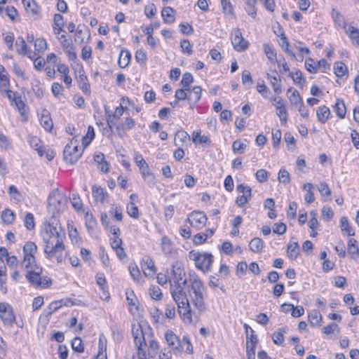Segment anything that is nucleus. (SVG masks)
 <instances>
[{
	"mask_svg": "<svg viewBox=\"0 0 359 359\" xmlns=\"http://www.w3.org/2000/svg\"><path fill=\"white\" fill-rule=\"evenodd\" d=\"M182 51L189 55L192 53V46L188 39H183L180 43Z\"/></svg>",
	"mask_w": 359,
	"mask_h": 359,
	"instance_id": "obj_57",
	"label": "nucleus"
},
{
	"mask_svg": "<svg viewBox=\"0 0 359 359\" xmlns=\"http://www.w3.org/2000/svg\"><path fill=\"white\" fill-rule=\"evenodd\" d=\"M208 218L206 215L201 211H193L186 219L190 225L197 229H201L205 226Z\"/></svg>",
	"mask_w": 359,
	"mask_h": 359,
	"instance_id": "obj_10",
	"label": "nucleus"
},
{
	"mask_svg": "<svg viewBox=\"0 0 359 359\" xmlns=\"http://www.w3.org/2000/svg\"><path fill=\"white\" fill-rule=\"evenodd\" d=\"M62 306V301L53 302L49 304L48 308L47 316L52 315L55 311L59 309Z\"/></svg>",
	"mask_w": 359,
	"mask_h": 359,
	"instance_id": "obj_59",
	"label": "nucleus"
},
{
	"mask_svg": "<svg viewBox=\"0 0 359 359\" xmlns=\"http://www.w3.org/2000/svg\"><path fill=\"white\" fill-rule=\"evenodd\" d=\"M308 318L312 326H319L322 320V316L317 310H312L309 312Z\"/></svg>",
	"mask_w": 359,
	"mask_h": 359,
	"instance_id": "obj_28",
	"label": "nucleus"
},
{
	"mask_svg": "<svg viewBox=\"0 0 359 359\" xmlns=\"http://www.w3.org/2000/svg\"><path fill=\"white\" fill-rule=\"evenodd\" d=\"M141 267L144 276L147 277H153L156 272L154 262L149 256H145L142 258Z\"/></svg>",
	"mask_w": 359,
	"mask_h": 359,
	"instance_id": "obj_14",
	"label": "nucleus"
},
{
	"mask_svg": "<svg viewBox=\"0 0 359 359\" xmlns=\"http://www.w3.org/2000/svg\"><path fill=\"white\" fill-rule=\"evenodd\" d=\"M276 63H277L278 65L280 73L286 72L290 70V68L287 66L285 60L283 57L277 59V62H276Z\"/></svg>",
	"mask_w": 359,
	"mask_h": 359,
	"instance_id": "obj_60",
	"label": "nucleus"
},
{
	"mask_svg": "<svg viewBox=\"0 0 359 359\" xmlns=\"http://www.w3.org/2000/svg\"><path fill=\"white\" fill-rule=\"evenodd\" d=\"M107 127L103 130V135L110 136L112 133V125L114 124V117L111 115H109V118H107Z\"/></svg>",
	"mask_w": 359,
	"mask_h": 359,
	"instance_id": "obj_61",
	"label": "nucleus"
},
{
	"mask_svg": "<svg viewBox=\"0 0 359 359\" xmlns=\"http://www.w3.org/2000/svg\"><path fill=\"white\" fill-rule=\"evenodd\" d=\"M334 212L330 207L323 206L322 208V217L324 219L330 221L332 219Z\"/></svg>",
	"mask_w": 359,
	"mask_h": 359,
	"instance_id": "obj_62",
	"label": "nucleus"
},
{
	"mask_svg": "<svg viewBox=\"0 0 359 359\" xmlns=\"http://www.w3.org/2000/svg\"><path fill=\"white\" fill-rule=\"evenodd\" d=\"M305 67L310 73H316L318 66L312 58H308L305 61Z\"/></svg>",
	"mask_w": 359,
	"mask_h": 359,
	"instance_id": "obj_54",
	"label": "nucleus"
},
{
	"mask_svg": "<svg viewBox=\"0 0 359 359\" xmlns=\"http://www.w3.org/2000/svg\"><path fill=\"white\" fill-rule=\"evenodd\" d=\"M263 241L258 237L252 238L249 244L250 249L255 253L260 252L263 248Z\"/></svg>",
	"mask_w": 359,
	"mask_h": 359,
	"instance_id": "obj_32",
	"label": "nucleus"
},
{
	"mask_svg": "<svg viewBox=\"0 0 359 359\" xmlns=\"http://www.w3.org/2000/svg\"><path fill=\"white\" fill-rule=\"evenodd\" d=\"M246 149V144L243 143L241 140H237L232 144V150L235 154H243Z\"/></svg>",
	"mask_w": 359,
	"mask_h": 359,
	"instance_id": "obj_46",
	"label": "nucleus"
},
{
	"mask_svg": "<svg viewBox=\"0 0 359 359\" xmlns=\"http://www.w3.org/2000/svg\"><path fill=\"white\" fill-rule=\"evenodd\" d=\"M64 236L65 233L60 227L55 236L50 238H48L46 236H44V252L46 254L47 258L56 257L58 263H61L65 259L67 253L65 252V246L63 243Z\"/></svg>",
	"mask_w": 359,
	"mask_h": 359,
	"instance_id": "obj_2",
	"label": "nucleus"
},
{
	"mask_svg": "<svg viewBox=\"0 0 359 359\" xmlns=\"http://www.w3.org/2000/svg\"><path fill=\"white\" fill-rule=\"evenodd\" d=\"M127 213L133 218L137 219L139 217L138 208L135 205V203L132 201L127 207Z\"/></svg>",
	"mask_w": 359,
	"mask_h": 359,
	"instance_id": "obj_50",
	"label": "nucleus"
},
{
	"mask_svg": "<svg viewBox=\"0 0 359 359\" xmlns=\"http://www.w3.org/2000/svg\"><path fill=\"white\" fill-rule=\"evenodd\" d=\"M149 294L152 299L155 300H160L162 297V292L161 289L157 286H154L149 289Z\"/></svg>",
	"mask_w": 359,
	"mask_h": 359,
	"instance_id": "obj_58",
	"label": "nucleus"
},
{
	"mask_svg": "<svg viewBox=\"0 0 359 359\" xmlns=\"http://www.w3.org/2000/svg\"><path fill=\"white\" fill-rule=\"evenodd\" d=\"M289 76L292 79L293 81L297 84H302L305 80L302 77V74L300 71L296 72H290Z\"/></svg>",
	"mask_w": 359,
	"mask_h": 359,
	"instance_id": "obj_56",
	"label": "nucleus"
},
{
	"mask_svg": "<svg viewBox=\"0 0 359 359\" xmlns=\"http://www.w3.org/2000/svg\"><path fill=\"white\" fill-rule=\"evenodd\" d=\"M40 123L46 130L50 131L52 130L53 123L48 111H43L40 118Z\"/></svg>",
	"mask_w": 359,
	"mask_h": 359,
	"instance_id": "obj_24",
	"label": "nucleus"
},
{
	"mask_svg": "<svg viewBox=\"0 0 359 359\" xmlns=\"http://www.w3.org/2000/svg\"><path fill=\"white\" fill-rule=\"evenodd\" d=\"M134 161L137 166L139 168L144 179L150 187H153L155 184V177L154 174L150 172L148 163L139 152L135 153Z\"/></svg>",
	"mask_w": 359,
	"mask_h": 359,
	"instance_id": "obj_6",
	"label": "nucleus"
},
{
	"mask_svg": "<svg viewBox=\"0 0 359 359\" xmlns=\"http://www.w3.org/2000/svg\"><path fill=\"white\" fill-rule=\"evenodd\" d=\"M299 253V246L297 242L289 243L287 248V257L291 259H295Z\"/></svg>",
	"mask_w": 359,
	"mask_h": 359,
	"instance_id": "obj_31",
	"label": "nucleus"
},
{
	"mask_svg": "<svg viewBox=\"0 0 359 359\" xmlns=\"http://www.w3.org/2000/svg\"><path fill=\"white\" fill-rule=\"evenodd\" d=\"M194 81V77L190 73L184 74L180 84L184 90H189V85Z\"/></svg>",
	"mask_w": 359,
	"mask_h": 359,
	"instance_id": "obj_47",
	"label": "nucleus"
},
{
	"mask_svg": "<svg viewBox=\"0 0 359 359\" xmlns=\"http://www.w3.org/2000/svg\"><path fill=\"white\" fill-rule=\"evenodd\" d=\"M202 89L200 86H194L188 95V100L190 107L193 108L195 104L200 100L201 97Z\"/></svg>",
	"mask_w": 359,
	"mask_h": 359,
	"instance_id": "obj_18",
	"label": "nucleus"
},
{
	"mask_svg": "<svg viewBox=\"0 0 359 359\" xmlns=\"http://www.w3.org/2000/svg\"><path fill=\"white\" fill-rule=\"evenodd\" d=\"M266 77L270 81L274 93L277 95H280L282 93L281 79L276 76H272L269 73L266 74Z\"/></svg>",
	"mask_w": 359,
	"mask_h": 359,
	"instance_id": "obj_21",
	"label": "nucleus"
},
{
	"mask_svg": "<svg viewBox=\"0 0 359 359\" xmlns=\"http://www.w3.org/2000/svg\"><path fill=\"white\" fill-rule=\"evenodd\" d=\"M162 250L165 254L169 255L172 252V243L167 236H163L161 239Z\"/></svg>",
	"mask_w": 359,
	"mask_h": 359,
	"instance_id": "obj_44",
	"label": "nucleus"
},
{
	"mask_svg": "<svg viewBox=\"0 0 359 359\" xmlns=\"http://www.w3.org/2000/svg\"><path fill=\"white\" fill-rule=\"evenodd\" d=\"M76 143V140L75 142L72 140L70 144L65 147L63 151L64 160L67 163H75L82 155L83 150L79 149V147Z\"/></svg>",
	"mask_w": 359,
	"mask_h": 359,
	"instance_id": "obj_8",
	"label": "nucleus"
},
{
	"mask_svg": "<svg viewBox=\"0 0 359 359\" xmlns=\"http://www.w3.org/2000/svg\"><path fill=\"white\" fill-rule=\"evenodd\" d=\"M189 283L190 287L189 290V297L191 303L198 311V314L196 312L195 313L199 317L200 313L206 309L204 301L205 287L203 282L195 273L189 275ZM192 312L194 313V311Z\"/></svg>",
	"mask_w": 359,
	"mask_h": 359,
	"instance_id": "obj_3",
	"label": "nucleus"
},
{
	"mask_svg": "<svg viewBox=\"0 0 359 359\" xmlns=\"http://www.w3.org/2000/svg\"><path fill=\"white\" fill-rule=\"evenodd\" d=\"M189 140V134L184 131H178L175 136V144L176 146H182L183 143Z\"/></svg>",
	"mask_w": 359,
	"mask_h": 359,
	"instance_id": "obj_36",
	"label": "nucleus"
},
{
	"mask_svg": "<svg viewBox=\"0 0 359 359\" xmlns=\"http://www.w3.org/2000/svg\"><path fill=\"white\" fill-rule=\"evenodd\" d=\"M27 270L25 275L26 278L32 285L40 287H47L50 283V279L47 277L42 278L41 274L42 273V267L38 266L36 264H32L29 269Z\"/></svg>",
	"mask_w": 359,
	"mask_h": 359,
	"instance_id": "obj_4",
	"label": "nucleus"
},
{
	"mask_svg": "<svg viewBox=\"0 0 359 359\" xmlns=\"http://www.w3.org/2000/svg\"><path fill=\"white\" fill-rule=\"evenodd\" d=\"M98 353L96 359H107V346L104 344H98Z\"/></svg>",
	"mask_w": 359,
	"mask_h": 359,
	"instance_id": "obj_64",
	"label": "nucleus"
},
{
	"mask_svg": "<svg viewBox=\"0 0 359 359\" xmlns=\"http://www.w3.org/2000/svg\"><path fill=\"white\" fill-rule=\"evenodd\" d=\"M109 215L118 222H121L123 219L122 209L120 206L112 205L109 210Z\"/></svg>",
	"mask_w": 359,
	"mask_h": 359,
	"instance_id": "obj_40",
	"label": "nucleus"
},
{
	"mask_svg": "<svg viewBox=\"0 0 359 359\" xmlns=\"http://www.w3.org/2000/svg\"><path fill=\"white\" fill-rule=\"evenodd\" d=\"M318 190L320 192L321 196L323 198H325V200H327V198L329 201L331 200V190L325 182H320V184L318 186Z\"/></svg>",
	"mask_w": 359,
	"mask_h": 359,
	"instance_id": "obj_33",
	"label": "nucleus"
},
{
	"mask_svg": "<svg viewBox=\"0 0 359 359\" xmlns=\"http://www.w3.org/2000/svg\"><path fill=\"white\" fill-rule=\"evenodd\" d=\"M131 59V55L128 50H121L119 58L118 60V64L121 68L126 67L130 63Z\"/></svg>",
	"mask_w": 359,
	"mask_h": 359,
	"instance_id": "obj_27",
	"label": "nucleus"
},
{
	"mask_svg": "<svg viewBox=\"0 0 359 359\" xmlns=\"http://www.w3.org/2000/svg\"><path fill=\"white\" fill-rule=\"evenodd\" d=\"M276 109V115L279 117L281 123L287 121V111L283 100H279L278 103H274Z\"/></svg>",
	"mask_w": 359,
	"mask_h": 359,
	"instance_id": "obj_16",
	"label": "nucleus"
},
{
	"mask_svg": "<svg viewBox=\"0 0 359 359\" xmlns=\"http://www.w3.org/2000/svg\"><path fill=\"white\" fill-rule=\"evenodd\" d=\"M59 231L56 226L51 225L50 224L45 226L43 230L41 231V236L43 238V241H44V236H46L48 238H50L52 236H55L57 234V232Z\"/></svg>",
	"mask_w": 359,
	"mask_h": 359,
	"instance_id": "obj_35",
	"label": "nucleus"
},
{
	"mask_svg": "<svg viewBox=\"0 0 359 359\" xmlns=\"http://www.w3.org/2000/svg\"><path fill=\"white\" fill-rule=\"evenodd\" d=\"M287 97L291 104L298 105L302 102V98L297 90H292L290 88L287 90Z\"/></svg>",
	"mask_w": 359,
	"mask_h": 359,
	"instance_id": "obj_29",
	"label": "nucleus"
},
{
	"mask_svg": "<svg viewBox=\"0 0 359 359\" xmlns=\"http://www.w3.org/2000/svg\"><path fill=\"white\" fill-rule=\"evenodd\" d=\"M347 69L346 65L341 62H337L334 65V72L337 77L343 76L346 72Z\"/></svg>",
	"mask_w": 359,
	"mask_h": 359,
	"instance_id": "obj_43",
	"label": "nucleus"
},
{
	"mask_svg": "<svg viewBox=\"0 0 359 359\" xmlns=\"http://www.w3.org/2000/svg\"><path fill=\"white\" fill-rule=\"evenodd\" d=\"M1 219L2 221L6 224L13 223L15 219L14 212L10 209H5L2 211Z\"/></svg>",
	"mask_w": 359,
	"mask_h": 359,
	"instance_id": "obj_41",
	"label": "nucleus"
},
{
	"mask_svg": "<svg viewBox=\"0 0 359 359\" xmlns=\"http://www.w3.org/2000/svg\"><path fill=\"white\" fill-rule=\"evenodd\" d=\"M25 226L28 230H32L34 229V217L33 214L27 213L25 217Z\"/></svg>",
	"mask_w": 359,
	"mask_h": 359,
	"instance_id": "obj_53",
	"label": "nucleus"
},
{
	"mask_svg": "<svg viewBox=\"0 0 359 359\" xmlns=\"http://www.w3.org/2000/svg\"><path fill=\"white\" fill-rule=\"evenodd\" d=\"M255 177L259 182H266L269 178L268 172L264 169H259L255 173Z\"/></svg>",
	"mask_w": 359,
	"mask_h": 359,
	"instance_id": "obj_55",
	"label": "nucleus"
},
{
	"mask_svg": "<svg viewBox=\"0 0 359 359\" xmlns=\"http://www.w3.org/2000/svg\"><path fill=\"white\" fill-rule=\"evenodd\" d=\"M191 256H193V259L196 262V266L205 271L209 270L210 266L212 262L213 257L211 254L204 253H192L190 252Z\"/></svg>",
	"mask_w": 359,
	"mask_h": 359,
	"instance_id": "obj_9",
	"label": "nucleus"
},
{
	"mask_svg": "<svg viewBox=\"0 0 359 359\" xmlns=\"http://www.w3.org/2000/svg\"><path fill=\"white\" fill-rule=\"evenodd\" d=\"M28 142H29L31 147L34 149L36 151H37L38 154L40 156H43L44 151H45V149L41 144V140L36 136H31V137H29Z\"/></svg>",
	"mask_w": 359,
	"mask_h": 359,
	"instance_id": "obj_22",
	"label": "nucleus"
},
{
	"mask_svg": "<svg viewBox=\"0 0 359 359\" xmlns=\"http://www.w3.org/2000/svg\"><path fill=\"white\" fill-rule=\"evenodd\" d=\"M224 14L229 18L233 17V7L229 0H221Z\"/></svg>",
	"mask_w": 359,
	"mask_h": 359,
	"instance_id": "obj_34",
	"label": "nucleus"
},
{
	"mask_svg": "<svg viewBox=\"0 0 359 359\" xmlns=\"http://www.w3.org/2000/svg\"><path fill=\"white\" fill-rule=\"evenodd\" d=\"M92 194L95 200L101 203H103L105 198L108 196L102 188L96 185L92 187Z\"/></svg>",
	"mask_w": 359,
	"mask_h": 359,
	"instance_id": "obj_26",
	"label": "nucleus"
},
{
	"mask_svg": "<svg viewBox=\"0 0 359 359\" xmlns=\"http://www.w3.org/2000/svg\"><path fill=\"white\" fill-rule=\"evenodd\" d=\"M286 327H280L278 330L274 332L272 335L273 342L278 346H283L284 344V333L286 332Z\"/></svg>",
	"mask_w": 359,
	"mask_h": 359,
	"instance_id": "obj_30",
	"label": "nucleus"
},
{
	"mask_svg": "<svg viewBox=\"0 0 359 359\" xmlns=\"http://www.w3.org/2000/svg\"><path fill=\"white\" fill-rule=\"evenodd\" d=\"M48 45L45 39H36L34 41V48L37 52H43L47 49Z\"/></svg>",
	"mask_w": 359,
	"mask_h": 359,
	"instance_id": "obj_51",
	"label": "nucleus"
},
{
	"mask_svg": "<svg viewBox=\"0 0 359 359\" xmlns=\"http://www.w3.org/2000/svg\"><path fill=\"white\" fill-rule=\"evenodd\" d=\"M340 228L341 231L346 232L348 236H354L353 229L350 226L347 217H342L340 219Z\"/></svg>",
	"mask_w": 359,
	"mask_h": 359,
	"instance_id": "obj_37",
	"label": "nucleus"
},
{
	"mask_svg": "<svg viewBox=\"0 0 359 359\" xmlns=\"http://www.w3.org/2000/svg\"><path fill=\"white\" fill-rule=\"evenodd\" d=\"M37 252L36 245L32 241L25 243L23 247L24 257L22 262V267L25 269H29L32 264H36L34 254Z\"/></svg>",
	"mask_w": 359,
	"mask_h": 359,
	"instance_id": "obj_7",
	"label": "nucleus"
},
{
	"mask_svg": "<svg viewBox=\"0 0 359 359\" xmlns=\"http://www.w3.org/2000/svg\"><path fill=\"white\" fill-rule=\"evenodd\" d=\"M129 271L131 276L134 279L135 281L139 282L141 278L140 271L137 266H130Z\"/></svg>",
	"mask_w": 359,
	"mask_h": 359,
	"instance_id": "obj_63",
	"label": "nucleus"
},
{
	"mask_svg": "<svg viewBox=\"0 0 359 359\" xmlns=\"http://www.w3.org/2000/svg\"><path fill=\"white\" fill-rule=\"evenodd\" d=\"M334 109L337 113V115L342 118L345 117L346 115V106L343 100H337V102L334 105Z\"/></svg>",
	"mask_w": 359,
	"mask_h": 359,
	"instance_id": "obj_38",
	"label": "nucleus"
},
{
	"mask_svg": "<svg viewBox=\"0 0 359 359\" xmlns=\"http://www.w3.org/2000/svg\"><path fill=\"white\" fill-rule=\"evenodd\" d=\"M95 137V131L93 126H88V131L86 136L82 137V144L84 145V147H87L90 144L91 141L93 140Z\"/></svg>",
	"mask_w": 359,
	"mask_h": 359,
	"instance_id": "obj_42",
	"label": "nucleus"
},
{
	"mask_svg": "<svg viewBox=\"0 0 359 359\" xmlns=\"http://www.w3.org/2000/svg\"><path fill=\"white\" fill-rule=\"evenodd\" d=\"M184 276L185 272L183 269L177 265H172V277L170 279V293L177 306V311L182 322L186 325H191L194 322H198V316L192 312L184 290L187 283V280L184 278Z\"/></svg>",
	"mask_w": 359,
	"mask_h": 359,
	"instance_id": "obj_1",
	"label": "nucleus"
},
{
	"mask_svg": "<svg viewBox=\"0 0 359 359\" xmlns=\"http://www.w3.org/2000/svg\"><path fill=\"white\" fill-rule=\"evenodd\" d=\"M67 198L58 189L53 190L48 196V210L53 215L63 212L67 206Z\"/></svg>",
	"mask_w": 359,
	"mask_h": 359,
	"instance_id": "obj_5",
	"label": "nucleus"
},
{
	"mask_svg": "<svg viewBox=\"0 0 359 359\" xmlns=\"http://www.w3.org/2000/svg\"><path fill=\"white\" fill-rule=\"evenodd\" d=\"M316 116L318 121L321 123H325L330 116V110L327 106H321L316 109Z\"/></svg>",
	"mask_w": 359,
	"mask_h": 359,
	"instance_id": "obj_20",
	"label": "nucleus"
},
{
	"mask_svg": "<svg viewBox=\"0 0 359 359\" xmlns=\"http://www.w3.org/2000/svg\"><path fill=\"white\" fill-rule=\"evenodd\" d=\"M257 1V0H247L246 1L245 11L247 13L253 18H255L257 15V9L255 7Z\"/></svg>",
	"mask_w": 359,
	"mask_h": 359,
	"instance_id": "obj_39",
	"label": "nucleus"
},
{
	"mask_svg": "<svg viewBox=\"0 0 359 359\" xmlns=\"http://www.w3.org/2000/svg\"><path fill=\"white\" fill-rule=\"evenodd\" d=\"M22 4L27 13L33 16H39V6L34 0H22Z\"/></svg>",
	"mask_w": 359,
	"mask_h": 359,
	"instance_id": "obj_23",
	"label": "nucleus"
},
{
	"mask_svg": "<svg viewBox=\"0 0 359 359\" xmlns=\"http://www.w3.org/2000/svg\"><path fill=\"white\" fill-rule=\"evenodd\" d=\"M332 18L336 25L341 27L342 25H344V27H345L346 23L344 20L343 15L334 8H332Z\"/></svg>",
	"mask_w": 359,
	"mask_h": 359,
	"instance_id": "obj_45",
	"label": "nucleus"
},
{
	"mask_svg": "<svg viewBox=\"0 0 359 359\" xmlns=\"http://www.w3.org/2000/svg\"><path fill=\"white\" fill-rule=\"evenodd\" d=\"M165 339L169 348L172 350L175 354H178L181 352L180 341L172 331L168 330L165 334Z\"/></svg>",
	"mask_w": 359,
	"mask_h": 359,
	"instance_id": "obj_13",
	"label": "nucleus"
},
{
	"mask_svg": "<svg viewBox=\"0 0 359 359\" xmlns=\"http://www.w3.org/2000/svg\"><path fill=\"white\" fill-rule=\"evenodd\" d=\"M256 89L257 92L260 93L264 98H268L269 94L270 93V90L265 85L264 81H262V83H258L257 84Z\"/></svg>",
	"mask_w": 359,
	"mask_h": 359,
	"instance_id": "obj_52",
	"label": "nucleus"
},
{
	"mask_svg": "<svg viewBox=\"0 0 359 359\" xmlns=\"http://www.w3.org/2000/svg\"><path fill=\"white\" fill-rule=\"evenodd\" d=\"M77 82L81 90L86 94L89 95L90 94V84L88 81L86 75L83 71L79 72V75L77 78Z\"/></svg>",
	"mask_w": 359,
	"mask_h": 359,
	"instance_id": "obj_17",
	"label": "nucleus"
},
{
	"mask_svg": "<svg viewBox=\"0 0 359 359\" xmlns=\"http://www.w3.org/2000/svg\"><path fill=\"white\" fill-rule=\"evenodd\" d=\"M175 10L169 6L165 7L161 11V16L163 22L165 24H172L175 22Z\"/></svg>",
	"mask_w": 359,
	"mask_h": 359,
	"instance_id": "obj_19",
	"label": "nucleus"
},
{
	"mask_svg": "<svg viewBox=\"0 0 359 359\" xmlns=\"http://www.w3.org/2000/svg\"><path fill=\"white\" fill-rule=\"evenodd\" d=\"M16 51L18 54L22 55H27L29 58L32 59V51L28 49L25 39L22 36H18L15 41Z\"/></svg>",
	"mask_w": 359,
	"mask_h": 359,
	"instance_id": "obj_15",
	"label": "nucleus"
},
{
	"mask_svg": "<svg viewBox=\"0 0 359 359\" xmlns=\"http://www.w3.org/2000/svg\"><path fill=\"white\" fill-rule=\"evenodd\" d=\"M231 43L237 51H244L249 46L248 42L244 39L241 31L236 29L231 32Z\"/></svg>",
	"mask_w": 359,
	"mask_h": 359,
	"instance_id": "obj_11",
	"label": "nucleus"
},
{
	"mask_svg": "<svg viewBox=\"0 0 359 359\" xmlns=\"http://www.w3.org/2000/svg\"><path fill=\"white\" fill-rule=\"evenodd\" d=\"M278 181L284 184H287L290 182V173L284 168H281L278 172Z\"/></svg>",
	"mask_w": 359,
	"mask_h": 359,
	"instance_id": "obj_48",
	"label": "nucleus"
},
{
	"mask_svg": "<svg viewBox=\"0 0 359 359\" xmlns=\"http://www.w3.org/2000/svg\"><path fill=\"white\" fill-rule=\"evenodd\" d=\"M0 318L6 325L11 326L15 321L13 310L8 304L0 303Z\"/></svg>",
	"mask_w": 359,
	"mask_h": 359,
	"instance_id": "obj_12",
	"label": "nucleus"
},
{
	"mask_svg": "<svg viewBox=\"0 0 359 359\" xmlns=\"http://www.w3.org/2000/svg\"><path fill=\"white\" fill-rule=\"evenodd\" d=\"M72 349L78 353H82L84 351V346L80 337H75L72 341Z\"/></svg>",
	"mask_w": 359,
	"mask_h": 359,
	"instance_id": "obj_49",
	"label": "nucleus"
},
{
	"mask_svg": "<svg viewBox=\"0 0 359 359\" xmlns=\"http://www.w3.org/2000/svg\"><path fill=\"white\" fill-rule=\"evenodd\" d=\"M263 47L264 52L268 60L271 63H276V62H277V53L273 46L271 44L264 43Z\"/></svg>",
	"mask_w": 359,
	"mask_h": 359,
	"instance_id": "obj_25",
	"label": "nucleus"
}]
</instances>
